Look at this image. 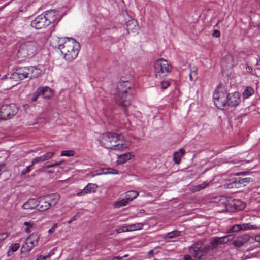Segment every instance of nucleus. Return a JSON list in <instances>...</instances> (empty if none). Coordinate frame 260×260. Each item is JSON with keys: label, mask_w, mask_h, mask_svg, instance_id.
<instances>
[{"label": "nucleus", "mask_w": 260, "mask_h": 260, "mask_svg": "<svg viewBox=\"0 0 260 260\" xmlns=\"http://www.w3.org/2000/svg\"><path fill=\"white\" fill-rule=\"evenodd\" d=\"M241 230H254L257 228L254 225H251L250 223H244L241 224Z\"/></svg>", "instance_id": "nucleus-37"}, {"label": "nucleus", "mask_w": 260, "mask_h": 260, "mask_svg": "<svg viewBox=\"0 0 260 260\" xmlns=\"http://www.w3.org/2000/svg\"><path fill=\"white\" fill-rule=\"evenodd\" d=\"M76 217H77V215H75L74 216H73V217H72L70 220H69L68 221V224H71L73 221H75V220H76Z\"/></svg>", "instance_id": "nucleus-54"}, {"label": "nucleus", "mask_w": 260, "mask_h": 260, "mask_svg": "<svg viewBox=\"0 0 260 260\" xmlns=\"http://www.w3.org/2000/svg\"><path fill=\"white\" fill-rule=\"evenodd\" d=\"M232 206L234 207V209L236 211L242 210L245 208L246 204L240 200H232L231 199V207Z\"/></svg>", "instance_id": "nucleus-23"}, {"label": "nucleus", "mask_w": 260, "mask_h": 260, "mask_svg": "<svg viewBox=\"0 0 260 260\" xmlns=\"http://www.w3.org/2000/svg\"><path fill=\"white\" fill-rule=\"evenodd\" d=\"M39 236L37 233H32L26 239L23 244L21 249L24 252H28L36 246L38 243Z\"/></svg>", "instance_id": "nucleus-9"}, {"label": "nucleus", "mask_w": 260, "mask_h": 260, "mask_svg": "<svg viewBox=\"0 0 260 260\" xmlns=\"http://www.w3.org/2000/svg\"><path fill=\"white\" fill-rule=\"evenodd\" d=\"M258 62H260V58H259V60L258 61L257 63H258Z\"/></svg>", "instance_id": "nucleus-59"}, {"label": "nucleus", "mask_w": 260, "mask_h": 260, "mask_svg": "<svg viewBox=\"0 0 260 260\" xmlns=\"http://www.w3.org/2000/svg\"><path fill=\"white\" fill-rule=\"evenodd\" d=\"M127 30L128 32L130 31L133 32H137L139 29V26L137 22L134 19L128 21L126 23Z\"/></svg>", "instance_id": "nucleus-22"}, {"label": "nucleus", "mask_w": 260, "mask_h": 260, "mask_svg": "<svg viewBox=\"0 0 260 260\" xmlns=\"http://www.w3.org/2000/svg\"><path fill=\"white\" fill-rule=\"evenodd\" d=\"M46 199H47L50 206H54L59 201L60 199V196L57 194H51L45 196Z\"/></svg>", "instance_id": "nucleus-24"}, {"label": "nucleus", "mask_w": 260, "mask_h": 260, "mask_svg": "<svg viewBox=\"0 0 260 260\" xmlns=\"http://www.w3.org/2000/svg\"><path fill=\"white\" fill-rule=\"evenodd\" d=\"M235 238L234 234H230L223 237H214L210 239L208 245H206L209 252L216 249L219 245H223L232 241Z\"/></svg>", "instance_id": "nucleus-6"}, {"label": "nucleus", "mask_w": 260, "mask_h": 260, "mask_svg": "<svg viewBox=\"0 0 260 260\" xmlns=\"http://www.w3.org/2000/svg\"><path fill=\"white\" fill-rule=\"evenodd\" d=\"M38 208L39 211H45L49 209L51 206L45 196L38 198Z\"/></svg>", "instance_id": "nucleus-18"}, {"label": "nucleus", "mask_w": 260, "mask_h": 260, "mask_svg": "<svg viewBox=\"0 0 260 260\" xmlns=\"http://www.w3.org/2000/svg\"><path fill=\"white\" fill-rule=\"evenodd\" d=\"M31 26L37 29H40L46 27L48 24L46 18H45L44 15L41 14L31 21Z\"/></svg>", "instance_id": "nucleus-11"}, {"label": "nucleus", "mask_w": 260, "mask_h": 260, "mask_svg": "<svg viewBox=\"0 0 260 260\" xmlns=\"http://www.w3.org/2000/svg\"><path fill=\"white\" fill-rule=\"evenodd\" d=\"M61 164V162H56V163H54V164H50V165H49L48 166H46V168H52V167H56V166H58L60 165Z\"/></svg>", "instance_id": "nucleus-51"}, {"label": "nucleus", "mask_w": 260, "mask_h": 260, "mask_svg": "<svg viewBox=\"0 0 260 260\" xmlns=\"http://www.w3.org/2000/svg\"><path fill=\"white\" fill-rule=\"evenodd\" d=\"M139 195V192L137 191L131 190L125 193V200L129 202L136 198Z\"/></svg>", "instance_id": "nucleus-29"}, {"label": "nucleus", "mask_w": 260, "mask_h": 260, "mask_svg": "<svg viewBox=\"0 0 260 260\" xmlns=\"http://www.w3.org/2000/svg\"><path fill=\"white\" fill-rule=\"evenodd\" d=\"M103 172L102 173H100L98 174V175H101V174H118L119 172L113 168H107L103 169Z\"/></svg>", "instance_id": "nucleus-33"}, {"label": "nucleus", "mask_w": 260, "mask_h": 260, "mask_svg": "<svg viewBox=\"0 0 260 260\" xmlns=\"http://www.w3.org/2000/svg\"><path fill=\"white\" fill-rule=\"evenodd\" d=\"M118 134L113 132H107L103 134L100 141L101 144L107 148L113 149Z\"/></svg>", "instance_id": "nucleus-8"}, {"label": "nucleus", "mask_w": 260, "mask_h": 260, "mask_svg": "<svg viewBox=\"0 0 260 260\" xmlns=\"http://www.w3.org/2000/svg\"><path fill=\"white\" fill-rule=\"evenodd\" d=\"M20 248V244L19 243H14L11 245L9 247L8 253L11 251L12 252H14L18 250Z\"/></svg>", "instance_id": "nucleus-39"}, {"label": "nucleus", "mask_w": 260, "mask_h": 260, "mask_svg": "<svg viewBox=\"0 0 260 260\" xmlns=\"http://www.w3.org/2000/svg\"><path fill=\"white\" fill-rule=\"evenodd\" d=\"M54 155V153L52 152H48L45 154L42 155V158L43 159V161L48 160L52 157Z\"/></svg>", "instance_id": "nucleus-43"}, {"label": "nucleus", "mask_w": 260, "mask_h": 260, "mask_svg": "<svg viewBox=\"0 0 260 260\" xmlns=\"http://www.w3.org/2000/svg\"><path fill=\"white\" fill-rule=\"evenodd\" d=\"M32 166H31V164L29 166H27L25 169L21 171V174L22 175H24L26 174L29 173L31 171Z\"/></svg>", "instance_id": "nucleus-46"}, {"label": "nucleus", "mask_w": 260, "mask_h": 260, "mask_svg": "<svg viewBox=\"0 0 260 260\" xmlns=\"http://www.w3.org/2000/svg\"><path fill=\"white\" fill-rule=\"evenodd\" d=\"M217 205L221 208V211H228L231 207V198H228L225 196H220L217 198Z\"/></svg>", "instance_id": "nucleus-16"}, {"label": "nucleus", "mask_w": 260, "mask_h": 260, "mask_svg": "<svg viewBox=\"0 0 260 260\" xmlns=\"http://www.w3.org/2000/svg\"><path fill=\"white\" fill-rule=\"evenodd\" d=\"M246 71L248 73H251L252 71V68L248 65L246 66Z\"/></svg>", "instance_id": "nucleus-53"}, {"label": "nucleus", "mask_w": 260, "mask_h": 260, "mask_svg": "<svg viewBox=\"0 0 260 260\" xmlns=\"http://www.w3.org/2000/svg\"><path fill=\"white\" fill-rule=\"evenodd\" d=\"M97 188V185L94 184H88L81 191L78 192V196H84L88 193L95 192Z\"/></svg>", "instance_id": "nucleus-20"}, {"label": "nucleus", "mask_w": 260, "mask_h": 260, "mask_svg": "<svg viewBox=\"0 0 260 260\" xmlns=\"http://www.w3.org/2000/svg\"><path fill=\"white\" fill-rule=\"evenodd\" d=\"M254 93V89L251 87H247L243 92V97L245 99H247L252 95Z\"/></svg>", "instance_id": "nucleus-32"}, {"label": "nucleus", "mask_w": 260, "mask_h": 260, "mask_svg": "<svg viewBox=\"0 0 260 260\" xmlns=\"http://www.w3.org/2000/svg\"><path fill=\"white\" fill-rule=\"evenodd\" d=\"M185 154V150L183 148L180 149L178 151L175 152L173 154V161L176 164H179L181 158Z\"/></svg>", "instance_id": "nucleus-26"}, {"label": "nucleus", "mask_w": 260, "mask_h": 260, "mask_svg": "<svg viewBox=\"0 0 260 260\" xmlns=\"http://www.w3.org/2000/svg\"><path fill=\"white\" fill-rule=\"evenodd\" d=\"M131 158V154L130 153H125L118 156L117 162L118 164H123L129 160Z\"/></svg>", "instance_id": "nucleus-27"}, {"label": "nucleus", "mask_w": 260, "mask_h": 260, "mask_svg": "<svg viewBox=\"0 0 260 260\" xmlns=\"http://www.w3.org/2000/svg\"><path fill=\"white\" fill-rule=\"evenodd\" d=\"M250 180V178H238L233 181V183L237 184V188H238L240 187L241 184L245 185V183H249Z\"/></svg>", "instance_id": "nucleus-31"}, {"label": "nucleus", "mask_w": 260, "mask_h": 260, "mask_svg": "<svg viewBox=\"0 0 260 260\" xmlns=\"http://www.w3.org/2000/svg\"><path fill=\"white\" fill-rule=\"evenodd\" d=\"M220 36V32L218 30H214L213 34L212 36L215 38H218Z\"/></svg>", "instance_id": "nucleus-50"}, {"label": "nucleus", "mask_w": 260, "mask_h": 260, "mask_svg": "<svg viewBox=\"0 0 260 260\" xmlns=\"http://www.w3.org/2000/svg\"><path fill=\"white\" fill-rule=\"evenodd\" d=\"M59 13L55 10H51L46 12L45 15H44L46 18L48 24L49 25L51 23L55 22L58 18Z\"/></svg>", "instance_id": "nucleus-17"}, {"label": "nucleus", "mask_w": 260, "mask_h": 260, "mask_svg": "<svg viewBox=\"0 0 260 260\" xmlns=\"http://www.w3.org/2000/svg\"><path fill=\"white\" fill-rule=\"evenodd\" d=\"M220 87V85H218L217 87V89L215 90L213 93V99L214 101L215 100H217L219 99H222V96L225 95V93L223 92H220L218 91V89H219Z\"/></svg>", "instance_id": "nucleus-35"}, {"label": "nucleus", "mask_w": 260, "mask_h": 260, "mask_svg": "<svg viewBox=\"0 0 260 260\" xmlns=\"http://www.w3.org/2000/svg\"><path fill=\"white\" fill-rule=\"evenodd\" d=\"M161 87L163 89H166L170 85V83L168 81H163L161 82Z\"/></svg>", "instance_id": "nucleus-48"}, {"label": "nucleus", "mask_w": 260, "mask_h": 260, "mask_svg": "<svg viewBox=\"0 0 260 260\" xmlns=\"http://www.w3.org/2000/svg\"><path fill=\"white\" fill-rule=\"evenodd\" d=\"M74 154H75V152H74V151L73 150H63V151H62L60 155L61 156H65L69 157V156H72Z\"/></svg>", "instance_id": "nucleus-40"}, {"label": "nucleus", "mask_w": 260, "mask_h": 260, "mask_svg": "<svg viewBox=\"0 0 260 260\" xmlns=\"http://www.w3.org/2000/svg\"><path fill=\"white\" fill-rule=\"evenodd\" d=\"M129 202L125 200V198L118 201L114 204V207L115 208H119L121 207L125 206L127 205Z\"/></svg>", "instance_id": "nucleus-34"}, {"label": "nucleus", "mask_w": 260, "mask_h": 260, "mask_svg": "<svg viewBox=\"0 0 260 260\" xmlns=\"http://www.w3.org/2000/svg\"><path fill=\"white\" fill-rule=\"evenodd\" d=\"M255 241L259 243L260 244V235H257L254 237Z\"/></svg>", "instance_id": "nucleus-55"}, {"label": "nucleus", "mask_w": 260, "mask_h": 260, "mask_svg": "<svg viewBox=\"0 0 260 260\" xmlns=\"http://www.w3.org/2000/svg\"><path fill=\"white\" fill-rule=\"evenodd\" d=\"M189 78L191 81L195 80L197 78V72L194 71L189 74Z\"/></svg>", "instance_id": "nucleus-47"}, {"label": "nucleus", "mask_w": 260, "mask_h": 260, "mask_svg": "<svg viewBox=\"0 0 260 260\" xmlns=\"http://www.w3.org/2000/svg\"><path fill=\"white\" fill-rule=\"evenodd\" d=\"M41 90L38 89L36 90V91L34 93V94L32 95V98L31 99V101L35 102L37 100L38 96L40 95V92H41Z\"/></svg>", "instance_id": "nucleus-44"}, {"label": "nucleus", "mask_w": 260, "mask_h": 260, "mask_svg": "<svg viewBox=\"0 0 260 260\" xmlns=\"http://www.w3.org/2000/svg\"><path fill=\"white\" fill-rule=\"evenodd\" d=\"M204 242V240L197 241L188 248L189 252L194 257L195 260H200L203 256L209 253L207 246H203Z\"/></svg>", "instance_id": "nucleus-5"}, {"label": "nucleus", "mask_w": 260, "mask_h": 260, "mask_svg": "<svg viewBox=\"0 0 260 260\" xmlns=\"http://www.w3.org/2000/svg\"><path fill=\"white\" fill-rule=\"evenodd\" d=\"M57 227V223H54V224L52 225V228H51V229H50L48 230V233H49L50 234H52V233L54 232V231H55V229H56Z\"/></svg>", "instance_id": "nucleus-49"}, {"label": "nucleus", "mask_w": 260, "mask_h": 260, "mask_svg": "<svg viewBox=\"0 0 260 260\" xmlns=\"http://www.w3.org/2000/svg\"><path fill=\"white\" fill-rule=\"evenodd\" d=\"M18 112V108L14 104L4 105L0 108V119L7 120L12 118Z\"/></svg>", "instance_id": "nucleus-7"}, {"label": "nucleus", "mask_w": 260, "mask_h": 260, "mask_svg": "<svg viewBox=\"0 0 260 260\" xmlns=\"http://www.w3.org/2000/svg\"><path fill=\"white\" fill-rule=\"evenodd\" d=\"M241 231V224H235L228 230V233L237 232Z\"/></svg>", "instance_id": "nucleus-38"}, {"label": "nucleus", "mask_w": 260, "mask_h": 260, "mask_svg": "<svg viewBox=\"0 0 260 260\" xmlns=\"http://www.w3.org/2000/svg\"><path fill=\"white\" fill-rule=\"evenodd\" d=\"M245 174V173H244V172H240V173H238L237 174H238V175H240V174L243 175V174Z\"/></svg>", "instance_id": "nucleus-57"}, {"label": "nucleus", "mask_w": 260, "mask_h": 260, "mask_svg": "<svg viewBox=\"0 0 260 260\" xmlns=\"http://www.w3.org/2000/svg\"><path fill=\"white\" fill-rule=\"evenodd\" d=\"M143 224L141 223H137L127 225L120 226L117 227L115 231L117 234L122 232H131L135 230H141L142 229Z\"/></svg>", "instance_id": "nucleus-13"}, {"label": "nucleus", "mask_w": 260, "mask_h": 260, "mask_svg": "<svg viewBox=\"0 0 260 260\" xmlns=\"http://www.w3.org/2000/svg\"><path fill=\"white\" fill-rule=\"evenodd\" d=\"M38 205V199L30 198L22 205V208L25 210H37Z\"/></svg>", "instance_id": "nucleus-19"}, {"label": "nucleus", "mask_w": 260, "mask_h": 260, "mask_svg": "<svg viewBox=\"0 0 260 260\" xmlns=\"http://www.w3.org/2000/svg\"><path fill=\"white\" fill-rule=\"evenodd\" d=\"M29 67H19L17 69L16 72L12 74L13 79L19 78L20 80H23L25 78H29Z\"/></svg>", "instance_id": "nucleus-12"}, {"label": "nucleus", "mask_w": 260, "mask_h": 260, "mask_svg": "<svg viewBox=\"0 0 260 260\" xmlns=\"http://www.w3.org/2000/svg\"><path fill=\"white\" fill-rule=\"evenodd\" d=\"M208 185V183H204L201 184H199L196 186L194 187V188L193 189V190L194 191H200L205 187H206Z\"/></svg>", "instance_id": "nucleus-41"}, {"label": "nucleus", "mask_w": 260, "mask_h": 260, "mask_svg": "<svg viewBox=\"0 0 260 260\" xmlns=\"http://www.w3.org/2000/svg\"><path fill=\"white\" fill-rule=\"evenodd\" d=\"M53 254V252L50 251L47 255H40L36 260H50V256Z\"/></svg>", "instance_id": "nucleus-42"}, {"label": "nucleus", "mask_w": 260, "mask_h": 260, "mask_svg": "<svg viewBox=\"0 0 260 260\" xmlns=\"http://www.w3.org/2000/svg\"><path fill=\"white\" fill-rule=\"evenodd\" d=\"M129 146V142L125 141L123 136L120 134H118V137H117V140L115 141V144L114 145L113 150L122 151Z\"/></svg>", "instance_id": "nucleus-15"}, {"label": "nucleus", "mask_w": 260, "mask_h": 260, "mask_svg": "<svg viewBox=\"0 0 260 260\" xmlns=\"http://www.w3.org/2000/svg\"><path fill=\"white\" fill-rule=\"evenodd\" d=\"M43 161V160L41 156L39 157H36L32 159L31 161V166H34L36 164H38Z\"/></svg>", "instance_id": "nucleus-45"}, {"label": "nucleus", "mask_w": 260, "mask_h": 260, "mask_svg": "<svg viewBox=\"0 0 260 260\" xmlns=\"http://www.w3.org/2000/svg\"><path fill=\"white\" fill-rule=\"evenodd\" d=\"M41 92H40V95H42L44 98H48L51 95V89L48 87H41L38 88Z\"/></svg>", "instance_id": "nucleus-28"}, {"label": "nucleus", "mask_w": 260, "mask_h": 260, "mask_svg": "<svg viewBox=\"0 0 260 260\" xmlns=\"http://www.w3.org/2000/svg\"><path fill=\"white\" fill-rule=\"evenodd\" d=\"M24 225L25 226L24 231L27 233H29L31 232V229L34 228V224L32 221L25 222Z\"/></svg>", "instance_id": "nucleus-36"}, {"label": "nucleus", "mask_w": 260, "mask_h": 260, "mask_svg": "<svg viewBox=\"0 0 260 260\" xmlns=\"http://www.w3.org/2000/svg\"><path fill=\"white\" fill-rule=\"evenodd\" d=\"M155 77L161 79L166 77L172 71V66L167 60L161 58L156 60L154 63Z\"/></svg>", "instance_id": "nucleus-3"}, {"label": "nucleus", "mask_w": 260, "mask_h": 260, "mask_svg": "<svg viewBox=\"0 0 260 260\" xmlns=\"http://www.w3.org/2000/svg\"><path fill=\"white\" fill-rule=\"evenodd\" d=\"M226 98L229 107H236L241 102V95L239 92L229 93L226 95Z\"/></svg>", "instance_id": "nucleus-10"}, {"label": "nucleus", "mask_w": 260, "mask_h": 260, "mask_svg": "<svg viewBox=\"0 0 260 260\" xmlns=\"http://www.w3.org/2000/svg\"><path fill=\"white\" fill-rule=\"evenodd\" d=\"M29 78L33 79L37 78L41 76L42 70L39 67L31 66L29 67Z\"/></svg>", "instance_id": "nucleus-21"}, {"label": "nucleus", "mask_w": 260, "mask_h": 260, "mask_svg": "<svg viewBox=\"0 0 260 260\" xmlns=\"http://www.w3.org/2000/svg\"><path fill=\"white\" fill-rule=\"evenodd\" d=\"M153 251L152 250H150L148 253V257L149 258H151L153 256Z\"/></svg>", "instance_id": "nucleus-56"}, {"label": "nucleus", "mask_w": 260, "mask_h": 260, "mask_svg": "<svg viewBox=\"0 0 260 260\" xmlns=\"http://www.w3.org/2000/svg\"><path fill=\"white\" fill-rule=\"evenodd\" d=\"M251 239H253L252 237L249 234H245L239 235L233 242V245L236 247H241L245 243L249 241Z\"/></svg>", "instance_id": "nucleus-14"}, {"label": "nucleus", "mask_w": 260, "mask_h": 260, "mask_svg": "<svg viewBox=\"0 0 260 260\" xmlns=\"http://www.w3.org/2000/svg\"><path fill=\"white\" fill-rule=\"evenodd\" d=\"M214 104L218 109H223L226 108L228 104L225 95L222 96V99H219L217 100H215Z\"/></svg>", "instance_id": "nucleus-25"}, {"label": "nucleus", "mask_w": 260, "mask_h": 260, "mask_svg": "<svg viewBox=\"0 0 260 260\" xmlns=\"http://www.w3.org/2000/svg\"><path fill=\"white\" fill-rule=\"evenodd\" d=\"M181 235V232L178 230H174L171 232H169L165 235L163 237V238L165 240L169 239H172L175 237H179Z\"/></svg>", "instance_id": "nucleus-30"}, {"label": "nucleus", "mask_w": 260, "mask_h": 260, "mask_svg": "<svg viewBox=\"0 0 260 260\" xmlns=\"http://www.w3.org/2000/svg\"><path fill=\"white\" fill-rule=\"evenodd\" d=\"M7 5V4H6V5H4V6L2 7V9H3V8H5Z\"/></svg>", "instance_id": "nucleus-58"}, {"label": "nucleus", "mask_w": 260, "mask_h": 260, "mask_svg": "<svg viewBox=\"0 0 260 260\" xmlns=\"http://www.w3.org/2000/svg\"><path fill=\"white\" fill-rule=\"evenodd\" d=\"M135 93L133 83L128 80L121 79L117 84L115 95V101L117 104L125 109L130 105Z\"/></svg>", "instance_id": "nucleus-1"}, {"label": "nucleus", "mask_w": 260, "mask_h": 260, "mask_svg": "<svg viewBox=\"0 0 260 260\" xmlns=\"http://www.w3.org/2000/svg\"><path fill=\"white\" fill-rule=\"evenodd\" d=\"M38 43L35 41H30L21 44L18 50V55L20 57L34 56L38 48Z\"/></svg>", "instance_id": "nucleus-4"}, {"label": "nucleus", "mask_w": 260, "mask_h": 260, "mask_svg": "<svg viewBox=\"0 0 260 260\" xmlns=\"http://www.w3.org/2000/svg\"><path fill=\"white\" fill-rule=\"evenodd\" d=\"M184 260H194L189 254H186L184 256Z\"/></svg>", "instance_id": "nucleus-52"}, {"label": "nucleus", "mask_w": 260, "mask_h": 260, "mask_svg": "<svg viewBox=\"0 0 260 260\" xmlns=\"http://www.w3.org/2000/svg\"><path fill=\"white\" fill-rule=\"evenodd\" d=\"M58 48L64 55V59L68 61H71L77 57L80 45L75 39L67 37L63 39L62 44L58 45Z\"/></svg>", "instance_id": "nucleus-2"}]
</instances>
